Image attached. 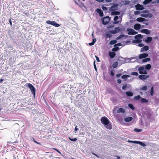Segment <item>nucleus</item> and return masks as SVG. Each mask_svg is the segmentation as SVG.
Masks as SVG:
<instances>
[{"label":"nucleus","instance_id":"39448f33","mask_svg":"<svg viewBox=\"0 0 159 159\" xmlns=\"http://www.w3.org/2000/svg\"><path fill=\"white\" fill-rule=\"evenodd\" d=\"M110 20V17L108 16H106L102 19V24L104 25H106L108 23Z\"/></svg>","mask_w":159,"mask_h":159},{"label":"nucleus","instance_id":"0e129e2a","mask_svg":"<svg viewBox=\"0 0 159 159\" xmlns=\"http://www.w3.org/2000/svg\"><path fill=\"white\" fill-rule=\"evenodd\" d=\"M117 83H118L119 84H121V80L120 79H118L117 80Z\"/></svg>","mask_w":159,"mask_h":159},{"label":"nucleus","instance_id":"774afa93","mask_svg":"<svg viewBox=\"0 0 159 159\" xmlns=\"http://www.w3.org/2000/svg\"><path fill=\"white\" fill-rule=\"evenodd\" d=\"M96 39L95 38H93V40H92V42L93 43H94V44L96 42Z\"/></svg>","mask_w":159,"mask_h":159},{"label":"nucleus","instance_id":"e2e57ef3","mask_svg":"<svg viewBox=\"0 0 159 159\" xmlns=\"http://www.w3.org/2000/svg\"><path fill=\"white\" fill-rule=\"evenodd\" d=\"M122 75V73H119L116 75V77L117 78L120 77Z\"/></svg>","mask_w":159,"mask_h":159},{"label":"nucleus","instance_id":"a19ab883","mask_svg":"<svg viewBox=\"0 0 159 159\" xmlns=\"http://www.w3.org/2000/svg\"><path fill=\"white\" fill-rule=\"evenodd\" d=\"M112 36V34L110 33H107L106 34V37L107 38H111Z\"/></svg>","mask_w":159,"mask_h":159},{"label":"nucleus","instance_id":"f03ea898","mask_svg":"<svg viewBox=\"0 0 159 159\" xmlns=\"http://www.w3.org/2000/svg\"><path fill=\"white\" fill-rule=\"evenodd\" d=\"M28 87L30 89L34 97H35V89L34 86L30 83L27 84Z\"/></svg>","mask_w":159,"mask_h":159},{"label":"nucleus","instance_id":"680f3d73","mask_svg":"<svg viewBox=\"0 0 159 159\" xmlns=\"http://www.w3.org/2000/svg\"><path fill=\"white\" fill-rule=\"evenodd\" d=\"M95 58H96V59L97 61L98 62H100V60H99V58L98 56H95Z\"/></svg>","mask_w":159,"mask_h":159},{"label":"nucleus","instance_id":"c03bdc74","mask_svg":"<svg viewBox=\"0 0 159 159\" xmlns=\"http://www.w3.org/2000/svg\"><path fill=\"white\" fill-rule=\"evenodd\" d=\"M131 75H133L137 76L139 75L138 72H133L131 73Z\"/></svg>","mask_w":159,"mask_h":159},{"label":"nucleus","instance_id":"6e6d98bb","mask_svg":"<svg viewBox=\"0 0 159 159\" xmlns=\"http://www.w3.org/2000/svg\"><path fill=\"white\" fill-rule=\"evenodd\" d=\"M147 118L148 119H150V118L151 116V113H148V114L147 115Z\"/></svg>","mask_w":159,"mask_h":159},{"label":"nucleus","instance_id":"b1692460","mask_svg":"<svg viewBox=\"0 0 159 159\" xmlns=\"http://www.w3.org/2000/svg\"><path fill=\"white\" fill-rule=\"evenodd\" d=\"M145 70H149L151 68V66L150 64H148L144 66Z\"/></svg>","mask_w":159,"mask_h":159},{"label":"nucleus","instance_id":"393cba45","mask_svg":"<svg viewBox=\"0 0 159 159\" xmlns=\"http://www.w3.org/2000/svg\"><path fill=\"white\" fill-rule=\"evenodd\" d=\"M142 41L141 39H134L132 41V42L133 43H140Z\"/></svg>","mask_w":159,"mask_h":159},{"label":"nucleus","instance_id":"864d4df0","mask_svg":"<svg viewBox=\"0 0 159 159\" xmlns=\"http://www.w3.org/2000/svg\"><path fill=\"white\" fill-rule=\"evenodd\" d=\"M102 8L104 11H106L107 9V7H105L103 6H102Z\"/></svg>","mask_w":159,"mask_h":159},{"label":"nucleus","instance_id":"4c0bfd02","mask_svg":"<svg viewBox=\"0 0 159 159\" xmlns=\"http://www.w3.org/2000/svg\"><path fill=\"white\" fill-rule=\"evenodd\" d=\"M119 49V48L118 47H116L113 48L112 49V51L113 52H116Z\"/></svg>","mask_w":159,"mask_h":159},{"label":"nucleus","instance_id":"3c124183","mask_svg":"<svg viewBox=\"0 0 159 159\" xmlns=\"http://www.w3.org/2000/svg\"><path fill=\"white\" fill-rule=\"evenodd\" d=\"M128 142L129 143H134L136 144L137 141H131V140H128Z\"/></svg>","mask_w":159,"mask_h":159},{"label":"nucleus","instance_id":"cd10ccee","mask_svg":"<svg viewBox=\"0 0 159 159\" xmlns=\"http://www.w3.org/2000/svg\"><path fill=\"white\" fill-rule=\"evenodd\" d=\"M136 143V144H139L140 145L144 147H145L146 146L145 144L141 141H137Z\"/></svg>","mask_w":159,"mask_h":159},{"label":"nucleus","instance_id":"4468645a","mask_svg":"<svg viewBox=\"0 0 159 159\" xmlns=\"http://www.w3.org/2000/svg\"><path fill=\"white\" fill-rule=\"evenodd\" d=\"M141 27V25L139 23H137L134 25V28L136 30H138L140 29Z\"/></svg>","mask_w":159,"mask_h":159},{"label":"nucleus","instance_id":"5fc2aeb1","mask_svg":"<svg viewBox=\"0 0 159 159\" xmlns=\"http://www.w3.org/2000/svg\"><path fill=\"white\" fill-rule=\"evenodd\" d=\"M115 74V73L112 70H111L110 75L112 76H113Z\"/></svg>","mask_w":159,"mask_h":159},{"label":"nucleus","instance_id":"6e6552de","mask_svg":"<svg viewBox=\"0 0 159 159\" xmlns=\"http://www.w3.org/2000/svg\"><path fill=\"white\" fill-rule=\"evenodd\" d=\"M135 7L137 10H142L144 9L143 5H140L139 3H138L137 5H135Z\"/></svg>","mask_w":159,"mask_h":159},{"label":"nucleus","instance_id":"ddd939ff","mask_svg":"<svg viewBox=\"0 0 159 159\" xmlns=\"http://www.w3.org/2000/svg\"><path fill=\"white\" fill-rule=\"evenodd\" d=\"M96 11L98 13L100 17H102L103 15V11L100 8H97L96 9Z\"/></svg>","mask_w":159,"mask_h":159},{"label":"nucleus","instance_id":"c756f323","mask_svg":"<svg viewBox=\"0 0 159 159\" xmlns=\"http://www.w3.org/2000/svg\"><path fill=\"white\" fill-rule=\"evenodd\" d=\"M151 59L150 58H144V59L142 60V63H144L147 61H149Z\"/></svg>","mask_w":159,"mask_h":159},{"label":"nucleus","instance_id":"9d476101","mask_svg":"<svg viewBox=\"0 0 159 159\" xmlns=\"http://www.w3.org/2000/svg\"><path fill=\"white\" fill-rule=\"evenodd\" d=\"M149 75H140L139 76V78L140 80H144L149 78Z\"/></svg>","mask_w":159,"mask_h":159},{"label":"nucleus","instance_id":"603ef678","mask_svg":"<svg viewBox=\"0 0 159 159\" xmlns=\"http://www.w3.org/2000/svg\"><path fill=\"white\" fill-rule=\"evenodd\" d=\"M93 66H94V67L95 70L96 71H97V69L96 65L95 64V60L94 61V62H93Z\"/></svg>","mask_w":159,"mask_h":159},{"label":"nucleus","instance_id":"c85d7f7f","mask_svg":"<svg viewBox=\"0 0 159 159\" xmlns=\"http://www.w3.org/2000/svg\"><path fill=\"white\" fill-rule=\"evenodd\" d=\"M130 75H123L121 78L122 79H125V80H126L127 78L130 77Z\"/></svg>","mask_w":159,"mask_h":159},{"label":"nucleus","instance_id":"aec40b11","mask_svg":"<svg viewBox=\"0 0 159 159\" xmlns=\"http://www.w3.org/2000/svg\"><path fill=\"white\" fill-rule=\"evenodd\" d=\"M126 94L128 97H132L133 95V92L130 91H127L125 92Z\"/></svg>","mask_w":159,"mask_h":159},{"label":"nucleus","instance_id":"1a4fd4ad","mask_svg":"<svg viewBox=\"0 0 159 159\" xmlns=\"http://www.w3.org/2000/svg\"><path fill=\"white\" fill-rule=\"evenodd\" d=\"M122 31V30H121V28L119 27H116L114 28V30H111L110 31V32L112 34H115L117 32H119Z\"/></svg>","mask_w":159,"mask_h":159},{"label":"nucleus","instance_id":"f3484780","mask_svg":"<svg viewBox=\"0 0 159 159\" xmlns=\"http://www.w3.org/2000/svg\"><path fill=\"white\" fill-rule=\"evenodd\" d=\"M152 38L151 37H148L145 40V41L147 43H150L152 41Z\"/></svg>","mask_w":159,"mask_h":159},{"label":"nucleus","instance_id":"f704fd0d","mask_svg":"<svg viewBox=\"0 0 159 159\" xmlns=\"http://www.w3.org/2000/svg\"><path fill=\"white\" fill-rule=\"evenodd\" d=\"M124 36H125V35H124V34H120V35H119L118 37H117L116 38V40L120 39H121L122 38L124 37Z\"/></svg>","mask_w":159,"mask_h":159},{"label":"nucleus","instance_id":"338daca9","mask_svg":"<svg viewBox=\"0 0 159 159\" xmlns=\"http://www.w3.org/2000/svg\"><path fill=\"white\" fill-rule=\"evenodd\" d=\"M9 23H10V24L11 26L12 25V22H11V18H10V19H9Z\"/></svg>","mask_w":159,"mask_h":159},{"label":"nucleus","instance_id":"f257e3e1","mask_svg":"<svg viewBox=\"0 0 159 159\" xmlns=\"http://www.w3.org/2000/svg\"><path fill=\"white\" fill-rule=\"evenodd\" d=\"M101 121L107 129H112V125L110 123L109 119L106 117H102L101 119Z\"/></svg>","mask_w":159,"mask_h":159},{"label":"nucleus","instance_id":"4d7b16f0","mask_svg":"<svg viewBox=\"0 0 159 159\" xmlns=\"http://www.w3.org/2000/svg\"><path fill=\"white\" fill-rule=\"evenodd\" d=\"M119 19V16H115L114 18V21L117 20Z\"/></svg>","mask_w":159,"mask_h":159},{"label":"nucleus","instance_id":"4be33fe9","mask_svg":"<svg viewBox=\"0 0 159 159\" xmlns=\"http://www.w3.org/2000/svg\"><path fill=\"white\" fill-rule=\"evenodd\" d=\"M145 19L142 17H138L136 19V20L137 21L140 22H143L145 21Z\"/></svg>","mask_w":159,"mask_h":159},{"label":"nucleus","instance_id":"a18cd8bd","mask_svg":"<svg viewBox=\"0 0 159 159\" xmlns=\"http://www.w3.org/2000/svg\"><path fill=\"white\" fill-rule=\"evenodd\" d=\"M31 139L32 141H33L34 143H37L39 144H40V143L36 141L34 139V138H31Z\"/></svg>","mask_w":159,"mask_h":159},{"label":"nucleus","instance_id":"bb28decb","mask_svg":"<svg viewBox=\"0 0 159 159\" xmlns=\"http://www.w3.org/2000/svg\"><path fill=\"white\" fill-rule=\"evenodd\" d=\"M141 103H146L148 102V101L146 99L144 98H142L141 99Z\"/></svg>","mask_w":159,"mask_h":159},{"label":"nucleus","instance_id":"7c9ffc66","mask_svg":"<svg viewBox=\"0 0 159 159\" xmlns=\"http://www.w3.org/2000/svg\"><path fill=\"white\" fill-rule=\"evenodd\" d=\"M152 1V0H145L143 2V4L146 5L151 2Z\"/></svg>","mask_w":159,"mask_h":159},{"label":"nucleus","instance_id":"423d86ee","mask_svg":"<svg viewBox=\"0 0 159 159\" xmlns=\"http://www.w3.org/2000/svg\"><path fill=\"white\" fill-rule=\"evenodd\" d=\"M128 34L130 35H134L138 34V32L132 28H128L126 30Z\"/></svg>","mask_w":159,"mask_h":159},{"label":"nucleus","instance_id":"09e8293b","mask_svg":"<svg viewBox=\"0 0 159 159\" xmlns=\"http://www.w3.org/2000/svg\"><path fill=\"white\" fill-rule=\"evenodd\" d=\"M115 7V5H112L111 6V7L109 9V10L110 11H114V8Z\"/></svg>","mask_w":159,"mask_h":159},{"label":"nucleus","instance_id":"bf43d9fd","mask_svg":"<svg viewBox=\"0 0 159 159\" xmlns=\"http://www.w3.org/2000/svg\"><path fill=\"white\" fill-rule=\"evenodd\" d=\"M144 44L142 43H139L138 45V46L140 47H143V46H144Z\"/></svg>","mask_w":159,"mask_h":159},{"label":"nucleus","instance_id":"6ab92c4d","mask_svg":"<svg viewBox=\"0 0 159 159\" xmlns=\"http://www.w3.org/2000/svg\"><path fill=\"white\" fill-rule=\"evenodd\" d=\"M143 37V36L141 34H138L134 36V38L135 39H142Z\"/></svg>","mask_w":159,"mask_h":159},{"label":"nucleus","instance_id":"7ed1b4c3","mask_svg":"<svg viewBox=\"0 0 159 159\" xmlns=\"http://www.w3.org/2000/svg\"><path fill=\"white\" fill-rule=\"evenodd\" d=\"M127 60H128V59H126L121 57H119L118 60V64L119 66H120L122 64L127 63V62L126 61Z\"/></svg>","mask_w":159,"mask_h":159},{"label":"nucleus","instance_id":"ea45409f","mask_svg":"<svg viewBox=\"0 0 159 159\" xmlns=\"http://www.w3.org/2000/svg\"><path fill=\"white\" fill-rule=\"evenodd\" d=\"M127 85H129V84H125L122 87V89L123 90H125L128 87Z\"/></svg>","mask_w":159,"mask_h":159},{"label":"nucleus","instance_id":"052dcab7","mask_svg":"<svg viewBox=\"0 0 159 159\" xmlns=\"http://www.w3.org/2000/svg\"><path fill=\"white\" fill-rule=\"evenodd\" d=\"M7 47L8 48H11V49L12 48H13L12 45L11 44H8L7 45Z\"/></svg>","mask_w":159,"mask_h":159},{"label":"nucleus","instance_id":"5701e85b","mask_svg":"<svg viewBox=\"0 0 159 159\" xmlns=\"http://www.w3.org/2000/svg\"><path fill=\"white\" fill-rule=\"evenodd\" d=\"M133 119L132 117H128L124 119V120L126 122H129L131 121Z\"/></svg>","mask_w":159,"mask_h":159},{"label":"nucleus","instance_id":"c9c22d12","mask_svg":"<svg viewBox=\"0 0 159 159\" xmlns=\"http://www.w3.org/2000/svg\"><path fill=\"white\" fill-rule=\"evenodd\" d=\"M150 95L152 96L154 94V88L153 86L151 87L150 90Z\"/></svg>","mask_w":159,"mask_h":159},{"label":"nucleus","instance_id":"9b49d317","mask_svg":"<svg viewBox=\"0 0 159 159\" xmlns=\"http://www.w3.org/2000/svg\"><path fill=\"white\" fill-rule=\"evenodd\" d=\"M148 56V55L147 53H143L140 54L138 56L139 58V59H141L147 57Z\"/></svg>","mask_w":159,"mask_h":159},{"label":"nucleus","instance_id":"8fccbe9b","mask_svg":"<svg viewBox=\"0 0 159 159\" xmlns=\"http://www.w3.org/2000/svg\"><path fill=\"white\" fill-rule=\"evenodd\" d=\"M142 13H149L148 11V10H144L141 11Z\"/></svg>","mask_w":159,"mask_h":159},{"label":"nucleus","instance_id":"2f4dec72","mask_svg":"<svg viewBox=\"0 0 159 159\" xmlns=\"http://www.w3.org/2000/svg\"><path fill=\"white\" fill-rule=\"evenodd\" d=\"M118 64V63L117 61L114 62L112 65V67L114 68H115L117 66Z\"/></svg>","mask_w":159,"mask_h":159},{"label":"nucleus","instance_id":"f8f14e48","mask_svg":"<svg viewBox=\"0 0 159 159\" xmlns=\"http://www.w3.org/2000/svg\"><path fill=\"white\" fill-rule=\"evenodd\" d=\"M140 16L145 18L148 17H151L152 16V15L151 13H148L146 14H141Z\"/></svg>","mask_w":159,"mask_h":159},{"label":"nucleus","instance_id":"69168bd1","mask_svg":"<svg viewBox=\"0 0 159 159\" xmlns=\"http://www.w3.org/2000/svg\"><path fill=\"white\" fill-rule=\"evenodd\" d=\"M155 102L156 104L159 103V100L157 99H155Z\"/></svg>","mask_w":159,"mask_h":159},{"label":"nucleus","instance_id":"13d9d810","mask_svg":"<svg viewBox=\"0 0 159 159\" xmlns=\"http://www.w3.org/2000/svg\"><path fill=\"white\" fill-rule=\"evenodd\" d=\"M120 22V20H116L113 22V23L114 24H116L119 23Z\"/></svg>","mask_w":159,"mask_h":159},{"label":"nucleus","instance_id":"a878e982","mask_svg":"<svg viewBox=\"0 0 159 159\" xmlns=\"http://www.w3.org/2000/svg\"><path fill=\"white\" fill-rule=\"evenodd\" d=\"M120 14V12L119 11H113L111 12L112 15H119Z\"/></svg>","mask_w":159,"mask_h":159},{"label":"nucleus","instance_id":"412c9836","mask_svg":"<svg viewBox=\"0 0 159 159\" xmlns=\"http://www.w3.org/2000/svg\"><path fill=\"white\" fill-rule=\"evenodd\" d=\"M125 112V109L122 108H119L117 111V113H124Z\"/></svg>","mask_w":159,"mask_h":159},{"label":"nucleus","instance_id":"2eb2a0df","mask_svg":"<svg viewBox=\"0 0 159 159\" xmlns=\"http://www.w3.org/2000/svg\"><path fill=\"white\" fill-rule=\"evenodd\" d=\"M149 50V47L148 46H144L143 48L141 49L140 52H143Z\"/></svg>","mask_w":159,"mask_h":159},{"label":"nucleus","instance_id":"49530a36","mask_svg":"<svg viewBox=\"0 0 159 159\" xmlns=\"http://www.w3.org/2000/svg\"><path fill=\"white\" fill-rule=\"evenodd\" d=\"M122 45V44L120 43H116L114 45V47H118V46H121Z\"/></svg>","mask_w":159,"mask_h":159},{"label":"nucleus","instance_id":"37998d69","mask_svg":"<svg viewBox=\"0 0 159 159\" xmlns=\"http://www.w3.org/2000/svg\"><path fill=\"white\" fill-rule=\"evenodd\" d=\"M68 139L71 141H73V142H75V141H76L77 140V139L76 138H74V139H72V138H71L69 137L68 138Z\"/></svg>","mask_w":159,"mask_h":159},{"label":"nucleus","instance_id":"473e14b6","mask_svg":"<svg viewBox=\"0 0 159 159\" xmlns=\"http://www.w3.org/2000/svg\"><path fill=\"white\" fill-rule=\"evenodd\" d=\"M128 106L132 110H134L135 109V108L132 104L129 103L128 105Z\"/></svg>","mask_w":159,"mask_h":159},{"label":"nucleus","instance_id":"0eeeda50","mask_svg":"<svg viewBox=\"0 0 159 159\" xmlns=\"http://www.w3.org/2000/svg\"><path fill=\"white\" fill-rule=\"evenodd\" d=\"M46 23L49 25H51L55 27H58L60 25L59 24L57 23L55 21L47 20L46 21Z\"/></svg>","mask_w":159,"mask_h":159},{"label":"nucleus","instance_id":"a211bd4d","mask_svg":"<svg viewBox=\"0 0 159 159\" xmlns=\"http://www.w3.org/2000/svg\"><path fill=\"white\" fill-rule=\"evenodd\" d=\"M141 32L147 34H150V32L148 30L146 29H143L141 30Z\"/></svg>","mask_w":159,"mask_h":159},{"label":"nucleus","instance_id":"58836bf2","mask_svg":"<svg viewBox=\"0 0 159 159\" xmlns=\"http://www.w3.org/2000/svg\"><path fill=\"white\" fill-rule=\"evenodd\" d=\"M147 87L146 86H144L143 87L141 88L140 90H141L146 91L147 90Z\"/></svg>","mask_w":159,"mask_h":159},{"label":"nucleus","instance_id":"de8ad7c7","mask_svg":"<svg viewBox=\"0 0 159 159\" xmlns=\"http://www.w3.org/2000/svg\"><path fill=\"white\" fill-rule=\"evenodd\" d=\"M141 13V12L139 11H134V14L135 15H138Z\"/></svg>","mask_w":159,"mask_h":159},{"label":"nucleus","instance_id":"20e7f679","mask_svg":"<svg viewBox=\"0 0 159 159\" xmlns=\"http://www.w3.org/2000/svg\"><path fill=\"white\" fill-rule=\"evenodd\" d=\"M145 68L144 66H141L139 67L138 69L139 73L141 75H146L148 72L146 70H144Z\"/></svg>","mask_w":159,"mask_h":159},{"label":"nucleus","instance_id":"72a5a7b5","mask_svg":"<svg viewBox=\"0 0 159 159\" xmlns=\"http://www.w3.org/2000/svg\"><path fill=\"white\" fill-rule=\"evenodd\" d=\"M117 41L116 40H112L110 41L109 44L110 45L115 44L117 43Z\"/></svg>","mask_w":159,"mask_h":159},{"label":"nucleus","instance_id":"dca6fc26","mask_svg":"<svg viewBox=\"0 0 159 159\" xmlns=\"http://www.w3.org/2000/svg\"><path fill=\"white\" fill-rule=\"evenodd\" d=\"M110 58H113L116 56V53L114 52L110 51L108 53Z\"/></svg>","mask_w":159,"mask_h":159},{"label":"nucleus","instance_id":"79ce46f5","mask_svg":"<svg viewBox=\"0 0 159 159\" xmlns=\"http://www.w3.org/2000/svg\"><path fill=\"white\" fill-rule=\"evenodd\" d=\"M134 131L136 132H140L142 131V129H139L137 128H135L134 129Z\"/></svg>","mask_w":159,"mask_h":159},{"label":"nucleus","instance_id":"e433bc0d","mask_svg":"<svg viewBox=\"0 0 159 159\" xmlns=\"http://www.w3.org/2000/svg\"><path fill=\"white\" fill-rule=\"evenodd\" d=\"M141 98V97L139 95H138L137 96H135L133 99L135 100H139Z\"/></svg>","mask_w":159,"mask_h":159}]
</instances>
